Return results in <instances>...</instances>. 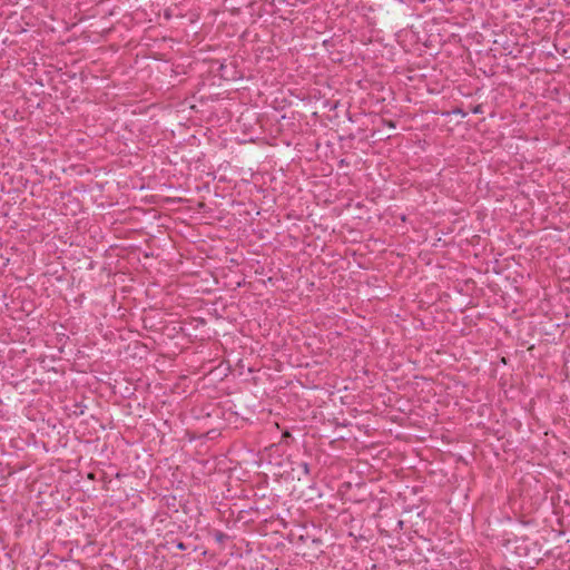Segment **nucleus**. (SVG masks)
I'll list each match as a JSON object with an SVG mask.
<instances>
[{"label": "nucleus", "mask_w": 570, "mask_h": 570, "mask_svg": "<svg viewBox=\"0 0 570 570\" xmlns=\"http://www.w3.org/2000/svg\"><path fill=\"white\" fill-rule=\"evenodd\" d=\"M472 112H473V114H481V112H482V106H481V105L475 106V107L472 109Z\"/></svg>", "instance_id": "f03ea898"}, {"label": "nucleus", "mask_w": 570, "mask_h": 570, "mask_svg": "<svg viewBox=\"0 0 570 570\" xmlns=\"http://www.w3.org/2000/svg\"><path fill=\"white\" fill-rule=\"evenodd\" d=\"M452 114H454V115H460V116H461V117H463V118L466 116V112H465V111H463V110H462V109H460V108L454 109V110L452 111Z\"/></svg>", "instance_id": "f257e3e1"}, {"label": "nucleus", "mask_w": 570, "mask_h": 570, "mask_svg": "<svg viewBox=\"0 0 570 570\" xmlns=\"http://www.w3.org/2000/svg\"><path fill=\"white\" fill-rule=\"evenodd\" d=\"M302 468H303L305 474L309 473V465H308V463H306V462L302 463Z\"/></svg>", "instance_id": "7ed1b4c3"}, {"label": "nucleus", "mask_w": 570, "mask_h": 570, "mask_svg": "<svg viewBox=\"0 0 570 570\" xmlns=\"http://www.w3.org/2000/svg\"><path fill=\"white\" fill-rule=\"evenodd\" d=\"M223 537H224V534H223V533H219V534L217 535V539H218V540H222V538H223Z\"/></svg>", "instance_id": "423d86ee"}, {"label": "nucleus", "mask_w": 570, "mask_h": 570, "mask_svg": "<svg viewBox=\"0 0 570 570\" xmlns=\"http://www.w3.org/2000/svg\"><path fill=\"white\" fill-rule=\"evenodd\" d=\"M177 548H178L179 550H185V549H186V546H185L183 542H179V543L177 544Z\"/></svg>", "instance_id": "20e7f679"}, {"label": "nucleus", "mask_w": 570, "mask_h": 570, "mask_svg": "<svg viewBox=\"0 0 570 570\" xmlns=\"http://www.w3.org/2000/svg\"><path fill=\"white\" fill-rule=\"evenodd\" d=\"M387 125H389V127H391V128H395V125H394V122H393V121H389V122H387Z\"/></svg>", "instance_id": "39448f33"}]
</instances>
